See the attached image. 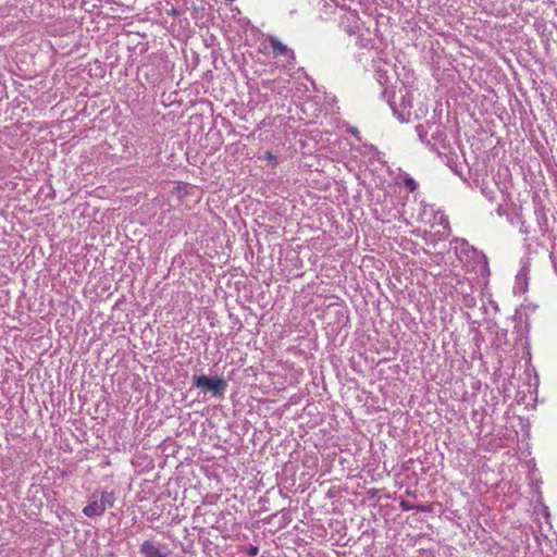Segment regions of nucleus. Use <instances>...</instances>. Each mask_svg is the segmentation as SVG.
<instances>
[{
  "label": "nucleus",
  "instance_id": "nucleus-1",
  "mask_svg": "<svg viewBox=\"0 0 557 557\" xmlns=\"http://www.w3.org/2000/svg\"><path fill=\"white\" fill-rule=\"evenodd\" d=\"M114 495L111 492L103 491L100 496L92 495L90 503L84 507L83 512L89 518L101 516L108 507H112Z\"/></svg>",
  "mask_w": 557,
  "mask_h": 557
},
{
  "label": "nucleus",
  "instance_id": "nucleus-2",
  "mask_svg": "<svg viewBox=\"0 0 557 557\" xmlns=\"http://www.w3.org/2000/svg\"><path fill=\"white\" fill-rule=\"evenodd\" d=\"M268 42L274 58H284L288 64L295 63L296 55L294 50L284 45L277 37L269 36Z\"/></svg>",
  "mask_w": 557,
  "mask_h": 557
},
{
  "label": "nucleus",
  "instance_id": "nucleus-3",
  "mask_svg": "<svg viewBox=\"0 0 557 557\" xmlns=\"http://www.w3.org/2000/svg\"><path fill=\"white\" fill-rule=\"evenodd\" d=\"M194 385L196 387L206 388L210 392H213L214 394H223V392L226 388V383L224 380L218 377V379H210L206 375H196L194 376Z\"/></svg>",
  "mask_w": 557,
  "mask_h": 557
},
{
  "label": "nucleus",
  "instance_id": "nucleus-4",
  "mask_svg": "<svg viewBox=\"0 0 557 557\" xmlns=\"http://www.w3.org/2000/svg\"><path fill=\"white\" fill-rule=\"evenodd\" d=\"M140 554L143 557H168V555L163 553L160 547L150 541H145L140 545Z\"/></svg>",
  "mask_w": 557,
  "mask_h": 557
},
{
  "label": "nucleus",
  "instance_id": "nucleus-5",
  "mask_svg": "<svg viewBox=\"0 0 557 557\" xmlns=\"http://www.w3.org/2000/svg\"><path fill=\"white\" fill-rule=\"evenodd\" d=\"M416 132L419 136V139L422 141V143H426L429 144V141L426 140V136H428V131L426 128L424 127V125L422 124H418L416 126Z\"/></svg>",
  "mask_w": 557,
  "mask_h": 557
},
{
  "label": "nucleus",
  "instance_id": "nucleus-6",
  "mask_svg": "<svg viewBox=\"0 0 557 557\" xmlns=\"http://www.w3.org/2000/svg\"><path fill=\"white\" fill-rule=\"evenodd\" d=\"M404 185L411 193L418 188L417 182L412 177H409V176L404 180Z\"/></svg>",
  "mask_w": 557,
  "mask_h": 557
},
{
  "label": "nucleus",
  "instance_id": "nucleus-7",
  "mask_svg": "<svg viewBox=\"0 0 557 557\" xmlns=\"http://www.w3.org/2000/svg\"><path fill=\"white\" fill-rule=\"evenodd\" d=\"M388 103H389L391 109L394 112V115H396L397 119H399L401 122L407 121V117L405 116V114L403 112H398V110L395 106V101L388 100Z\"/></svg>",
  "mask_w": 557,
  "mask_h": 557
},
{
  "label": "nucleus",
  "instance_id": "nucleus-8",
  "mask_svg": "<svg viewBox=\"0 0 557 557\" xmlns=\"http://www.w3.org/2000/svg\"><path fill=\"white\" fill-rule=\"evenodd\" d=\"M554 250L550 252V259H552V262H553V265L557 272V246H554Z\"/></svg>",
  "mask_w": 557,
  "mask_h": 557
},
{
  "label": "nucleus",
  "instance_id": "nucleus-9",
  "mask_svg": "<svg viewBox=\"0 0 557 557\" xmlns=\"http://www.w3.org/2000/svg\"><path fill=\"white\" fill-rule=\"evenodd\" d=\"M400 507H401L404 510H406V511H409V510H411V509H412V506H410V505H409L407 502H405V500H403V502L400 503Z\"/></svg>",
  "mask_w": 557,
  "mask_h": 557
},
{
  "label": "nucleus",
  "instance_id": "nucleus-10",
  "mask_svg": "<svg viewBox=\"0 0 557 557\" xmlns=\"http://www.w3.org/2000/svg\"><path fill=\"white\" fill-rule=\"evenodd\" d=\"M170 15L172 16H177L180 15V11L175 8H172L169 12H168Z\"/></svg>",
  "mask_w": 557,
  "mask_h": 557
},
{
  "label": "nucleus",
  "instance_id": "nucleus-11",
  "mask_svg": "<svg viewBox=\"0 0 557 557\" xmlns=\"http://www.w3.org/2000/svg\"><path fill=\"white\" fill-rule=\"evenodd\" d=\"M466 252L467 253L471 252L473 256H478L479 255L478 250L473 246H471V248L467 249Z\"/></svg>",
  "mask_w": 557,
  "mask_h": 557
},
{
  "label": "nucleus",
  "instance_id": "nucleus-12",
  "mask_svg": "<svg viewBox=\"0 0 557 557\" xmlns=\"http://www.w3.org/2000/svg\"><path fill=\"white\" fill-rule=\"evenodd\" d=\"M443 228H444V233H445L446 235H449L450 230H449V227H448V222H447V221H446V223L443 225Z\"/></svg>",
  "mask_w": 557,
  "mask_h": 557
},
{
  "label": "nucleus",
  "instance_id": "nucleus-13",
  "mask_svg": "<svg viewBox=\"0 0 557 557\" xmlns=\"http://www.w3.org/2000/svg\"><path fill=\"white\" fill-rule=\"evenodd\" d=\"M524 275H525V274H524V268H523V269L521 270V272L517 275V280H518V281H521V280H522V277H524Z\"/></svg>",
  "mask_w": 557,
  "mask_h": 557
},
{
  "label": "nucleus",
  "instance_id": "nucleus-14",
  "mask_svg": "<svg viewBox=\"0 0 557 557\" xmlns=\"http://www.w3.org/2000/svg\"><path fill=\"white\" fill-rule=\"evenodd\" d=\"M267 157H268V159H270V160L275 159V157H274L273 154H271V153H268V156H267Z\"/></svg>",
  "mask_w": 557,
  "mask_h": 557
},
{
  "label": "nucleus",
  "instance_id": "nucleus-15",
  "mask_svg": "<svg viewBox=\"0 0 557 557\" xmlns=\"http://www.w3.org/2000/svg\"><path fill=\"white\" fill-rule=\"evenodd\" d=\"M251 555H256L257 554V548H252L251 552H250Z\"/></svg>",
  "mask_w": 557,
  "mask_h": 557
},
{
  "label": "nucleus",
  "instance_id": "nucleus-16",
  "mask_svg": "<svg viewBox=\"0 0 557 557\" xmlns=\"http://www.w3.org/2000/svg\"><path fill=\"white\" fill-rule=\"evenodd\" d=\"M259 51H260L261 53H267V51H265V47H264L263 49H261V48H260V49H259Z\"/></svg>",
  "mask_w": 557,
  "mask_h": 557
},
{
  "label": "nucleus",
  "instance_id": "nucleus-17",
  "mask_svg": "<svg viewBox=\"0 0 557 557\" xmlns=\"http://www.w3.org/2000/svg\"><path fill=\"white\" fill-rule=\"evenodd\" d=\"M386 92H387V91H386V89H384V90L382 91V95H383V96H385V95H386Z\"/></svg>",
  "mask_w": 557,
  "mask_h": 557
},
{
  "label": "nucleus",
  "instance_id": "nucleus-18",
  "mask_svg": "<svg viewBox=\"0 0 557 557\" xmlns=\"http://www.w3.org/2000/svg\"><path fill=\"white\" fill-rule=\"evenodd\" d=\"M461 244H462V245H466V244H468V243H467L465 239H462V240H461Z\"/></svg>",
  "mask_w": 557,
  "mask_h": 557
}]
</instances>
